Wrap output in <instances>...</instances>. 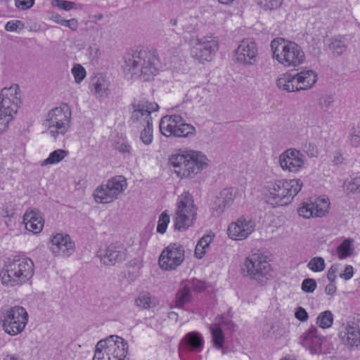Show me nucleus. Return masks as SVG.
<instances>
[{
    "instance_id": "nucleus-1",
    "label": "nucleus",
    "mask_w": 360,
    "mask_h": 360,
    "mask_svg": "<svg viewBox=\"0 0 360 360\" xmlns=\"http://www.w3.org/2000/svg\"><path fill=\"white\" fill-rule=\"evenodd\" d=\"M123 68L131 78L146 82L159 72L161 62L156 50L136 49L124 57Z\"/></svg>"
},
{
    "instance_id": "nucleus-2",
    "label": "nucleus",
    "mask_w": 360,
    "mask_h": 360,
    "mask_svg": "<svg viewBox=\"0 0 360 360\" xmlns=\"http://www.w3.org/2000/svg\"><path fill=\"white\" fill-rule=\"evenodd\" d=\"M34 274L33 261L25 255L8 257L0 271V280L6 287H16L27 283Z\"/></svg>"
},
{
    "instance_id": "nucleus-3",
    "label": "nucleus",
    "mask_w": 360,
    "mask_h": 360,
    "mask_svg": "<svg viewBox=\"0 0 360 360\" xmlns=\"http://www.w3.org/2000/svg\"><path fill=\"white\" fill-rule=\"evenodd\" d=\"M169 164L181 179H192L208 165V160L202 152L179 150L170 155Z\"/></svg>"
},
{
    "instance_id": "nucleus-4",
    "label": "nucleus",
    "mask_w": 360,
    "mask_h": 360,
    "mask_svg": "<svg viewBox=\"0 0 360 360\" xmlns=\"http://www.w3.org/2000/svg\"><path fill=\"white\" fill-rule=\"evenodd\" d=\"M302 187L300 179H279L269 182L265 187V198L273 207L288 205Z\"/></svg>"
},
{
    "instance_id": "nucleus-5",
    "label": "nucleus",
    "mask_w": 360,
    "mask_h": 360,
    "mask_svg": "<svg viewBox=\"0 0 360 360\" xmlns=\"http://www.w3.org/2000/svg\"><path fill=\"white\" fill-rule=\"evenodd\" d=\"M272 57L281 65L288 68H295L305 60V54L295 42L276 38L271 41Z\"/></svg>"
},
{
    "instance_id": "nucleus-6",
    "label": "nucleus",
    "mask_w": 360,
    "mask_h": 360,
    "mask_svg": "<svg viewBox=\"0 0 360 360\" xmlns=\"http://www.w3.org/2000/svg\"><path fill=\"white\" fill-rule=\"evenodd\" d=\"M127 352V342L118 335H111L97 342L93 359L125 360Z\"/></svg>"
},
{
    "instance_id": "nucleus-7",
    "label": "nucleus",
    "mask_w": 360,
    "mask_h": 360,
    "mask_svg": "<svg viewBox=\"0 0 360 360\" xmlns=\"http://www.w3.org/2000/svg\"><path fill=\"white\" fill-rule=\"evenodd\" d=\"M1 321L4 332L11 336L21 333L28 322V314L20 306H14L1 311Z\"/></svg>"
},
{
    "instance_id": "nucleus-8",
    "label": "nucleus",
    "mask_w": 360,
    "mask_h": 360,
    "mask_svg": "<svg viewBox=\"0 0 360 360\" xmlns=\"http://www.w3.org/2000/svg\"><path fill=\"white\" fill-rule=\"evenodd\" d=\"M196 207L193 197L188 192L179 196L174 215V229L185 231L191 226L195 219Z\"/></svg>"
},
{
    "instance_id": "nucleus-9",
    "label": "nucleus",
    "mask_w": 360,
    "mask_h": 360,
    "mask_svg": "<svg viewBox=\"0 0 360 360\" xmlns=\"http://www.w3.org/2000/svg\"><path fill=\"white\" fill-rule=\"evenodd\" d=\"M71 110L67 104H62L49 111L45 125L48 127L49 133L56 139L59 134L64 135L70 127Z\"/></svg>"
},
{
    "instance_id": "nucleus-10",
    "label": "nucleus",
    "mask_w": 360,
    "mask_h": 360,
    "mask_svg": "<svg viewBox=\"0 0 360 360\" xmlns=\"http://www.w3.org/2000/svg\"><path fill=\"white\" fill-rule=\"evenodd\" d=\"M160 131L167 137H189L195 134V128L186 123L184 118L176 114L164 116L160 122Z\"/></svg>"
},
{
    "instance_id": "nucleus-11",
    "label": "nucleus",
    "mask_w": 360,
    "mask_h": 360,
    "mask_svg": "<svg viewBox=\"0 0 360 360\" xmlns=\"http://www.w3.org/2000/svg\"><path fill=\"white\" fill-rule=\"evenodd\" d=\"M191 56L200 63L212 60L219 49V41L212 35L191 40Z\"/></svg>"
},
{
    "instance_id": "nucleus-12",
    "label": "nucleus",
    "mask_w": 360,
    "mask_h": 360,
    "mask_svg": "<svg viewBox=\"0 0 360 360\" xmlns=\"http://www.w3.org/2000/svg\"><path fill=\"white\" fill-rule=\"evenodd\" d=\"M242 271L245 276L258 282L267 279L271 271V265L266 257L259 252L250 254L244 261Z\"/></svg>"
},
{
    "instance_id": "nucleus-13",
    "label": "nucleus",
    "mask_w": 360,
    "mask_h": 360,
    "mask_svg": "<svg viewBox=\"0 0 360 360\" xmlns=\"http://www.w3.org/2000/svg\"><path fill=\"white\" fill-rule=\"evenodd\" d=\"M127 187V183L123 176H114L96 188L94 193L95 201L98 203L111 202L117 199Z\"/></svg>"
},
{
    "instance_id": "nucleus-14",
    "label": "nucleus",
    "mask_w": 360,
    "mask_h": 360,
    "mask_svg": "<svg viewBox=\"0 0 360 360\" xmlns=\"http://www.w3.org/2000/svg\"><path fill=\"white\" fill-rule=\"evenodd\" d=\"M258 47L256 42L250 38L241 40L233 52L235 63L245 66L253 65L257 62Z\"/></svg>"
},
{
    "instance_id": "nucleus-15",
    "label": "nucleus",
    "mask_w": 360,
    "mask_h": 360,
    "mask_svg": "<svg viewBox=\"0 0 360 360\" xmlns=\"http://www.w3.org/2000/svg\"><path fill=\"white\" fill-rule=\"evenodd\" d=\"M184 253L181 245L170 244L164 249L159 257L160 266L166 271L176 269L184 260Z\"/></svg>"
},
{
    "instance_id": "nucleus-16",
    "label": "nucleus",
    "mask_w": 360,
    "mask_h": 360,
    "mask_svg": "<svg viewBox=\"0 0 360 360\" xmlns=\"http://www.w3.org/2000/svg\"><path fill=\"white\" fill-rule=\"evenodd\" d=\"M49 248L56 257H68L75 249V243L65 233H56L51 236Z\"/></svg>"
},
{
    "instance_id": "nucleus-17",
    "label": "nucleus",
    "mask_w": 360,
    "mask_h": 360,
    "mask_svg": "<svg viewBox=\"0 0 360 360\" xmlns=\"http://www.w3.org/2000/svg\"><path fill=\"white\" fill-rule=\"evenodd\" d=\"M131 106L133 110L129 121L133 124L139 123L142 126L152 123L150 114L159 108L157 103L148 101L134 102L131 103Z\"/></svg>"
},
{
    "instance_id": "nucleus-18",
    "label": "nucleus",
    "mask_w": 360,
    "mask_h": 360,
    "mask_svg": "<svg viewBox=\"0 0 360 360\" xmlns=\"http://www.w3.org/2000/svg\"><path fill=\"white\" fill-rule=\"evenodd\" d=\"M279 164L284 171L299 172L304 165V155L295 148H289L279 155Z\"/></svg>"
},
{
    "instance_id": "nucleus-19",
    "label": "nucleus",
    "mask_w": 360,
    "mask_h": 360,
    "mask_svg": "<svg viewBox=\"0 0 360 360\" xmlns=\"http://www.w3.org/2000/svg\"><path fill=\"white\" fill-rule=\"evenodd\" d=\"M255 229V222L248 217H240L228 227L229 237L235 240L247 238Z\"/></svg>"
},
{
    "instance_id": "nucleus-20",
    "label": "nucleus",
    "mask_w": 360,
    "mask_h": 360,
    "mask_svg": "<svg viewBox=\"0 0 360 360\" xmlns=\"http://www.w3.org/2000/svg\"><path fill=\"white\" fill-rule=\"evenodd\" d=\"M324 340L325 337L314 326H311L300 337V344L312 354L321 352V345Z\"/></svg>"
},
{
    "instance_id": "nucleus-21",
    "label": "nucleus",
    "mask_w": 360,
    "mask_h": 360,
    "mask_svg": "<svg viewBox=\"0 0 360 360\" xmlns=\"http://www.w3.org/2000/svg\"><path fill=\"white\" fill-rule=\"evenodd\" d=\"M20 92L18 85L12 84L4 87L0 92V105L1 108L16 114L20 104Z\"/></svg>"
},
{
    "instance_id": "nucleus-22",
    "label": "nucleus",
    "mask_w": 360,
    "mask_h": 360,
    "mask_svg": "<svg viewBox=\"0 0 360 360\" xmlns=\"http://www.w3.org/2000/svg\"><path fill=\"white\" fill-rule=\"evenodd\" d=\"M329 202L324 198H318L314 202H304L298 209L299 214L306 219L321 217L328 211Z\"/></svg>"
},
{
    "instance_id": "nucleus-23",
    "label": "nucleus",
    "mask_w": 360,
    "mask_h": 360,
    "mask_svg": "<svg viewBox=\"0 0 360 360\" xmlns=\"http://www.w3.org/2000/svg\"><path fill=\"white\" fill-rule=\"evenodd\" d=\"M342 341L349 347H357L360 344V328L354 322L342 324L339 332Z\"/></svg>"
},
{
    "instance_id": "nucleus-24",
    "label": "nucleus",
    "mask_w": 360,
    "mask_h": 360,
    "mask_svg": "<svg viewBox=\"0 0 360 360\" xmlns=\"http://www.w3.org/2000/svg\"><path fill=\"white\" fill-rule=\"evenodd\" d=\"M126 249L122 245L111 244L100 255L101 261L105 265H114L126 259Z\"/></svg>"
},
{
    "instance_id": "nucleus-25",
    "label": "nucleus",
    "mask_w": 360,
    "mask_h": 360,
    "mask_svg": "<svg viewBox=\"0 0 360 360\" xmlns=\"http://www.w3.org/2000/svg\"><path fill=\"white\" fill-rule=\"evenodd\" d=\"M25 229L34 233H40L44 227V220L36 210H27L23 216Z\"/></svg>"
},
{
    "instance_id": "nucleus-26",
    "label": "nucleus",
    "mask_w": 360,
    "mask_h": 360,
    "mask_svg": "<svg viewBox=\"0 0 360 360\" xmlns=\"http://www.w3.org/2000/svg\"><path fill=\"white\" fill-rule=\"evenodd\" d=\"M295 75L299 91L311 89L318 80V75L313 70L303 69Z\"/></svg>"
},
{
    "instance_id": "nucleus-27",
    "label": "nucleus",
    "mask_w": 360,
    "mask_h": 360,
    "mask_svg": "<svg viewBox=\"0 0 360 360\" xmlns=\"http://www.w3.org/2000/svg\"><path fill=\"white\" fill-rule=\"evenodd\" d=\"M110 82L103 75L95 77L91 80L90 88L91 93L99 100H104L110 94Z\"/></svg>"
},
{
    "instance_id": "nucleus-28",
    "label": "nucleus",
    "mask_w": 360,
    "mask_h": 360,
    "mask_svg": "<svg viewBox=\"0 0 360 360\" xmlns=\"http://www.w3.org/2000/svg\"><path fill=\"white\" fill-rule=\"evenodd\" d=\"M183 347L188 351L200 352L203 349V339L200 333L190 332L181 340Z\"/></svg>"
},
{
    "instance_id": "nucleus-29",
    "label": "nucleus",
    "mask_w": 360,
    "mask_h": 360,
    "mask_svg": "<svg viewBox=\"0 0 360 360\" xmlns=\"http://www.w3.org/2000/svg\"><path fill=\"white\" fill-rule=\"evenodd\" d=\"M276 84L277 86L281 90L288 92L299 91L295 75L285 74L278 79Z\"/></svg>"
},
{
    "instance_id": "nucleus-30",
    "label": "nucleus",
    "mask_w": 360,
    "mask_h": 360,
    "mask_svg": "<svg viewBox=\"0 0 360 360\" xmlns=\"http://www.w3.org/2000/svg\"><path fill=\"white\" fill-rule=\"evenodd\" d=\"M135 305L141 309H148L155 307L158 304V300L148 292H142L139 294L134 301Z\"/></svg>"
},
{
    "instance_id": "nucleus-31",
    "label": "nucleus",
    "mask_w": 360,
    "mask_h": 360,
    "mask_svg": "<svg viewBox=\"0 0 360 360\" xmlns=\"http://www.w3.org/2000/svg\"><path fill=\"white\" fill-rule=\"evenodd\" d=\"M353 242L352 239L346 238L337 247L336 254L340 259H345L353 255Z\"/></svg>"
},
{
    "instance_id": "nucleus-32",
    "label": "nucleus",
    "mask_w": 360,
    "mask_h": 360,
    "mask_svg": "<svg viewBox=\"0 0 360 360\" xmlns=\"http://www.w3.org/2000/svg\"><path fill=\"white\" fill-rule=\"evenodd\" d=\"M349 44L348 40L345 38L333 39L329 44V49L335 56H340L346 51Z\"/></svg>"
},
{
    "instance_id": "nucleus-33",
    "label": "nucleus",
    "mask_w": 360,
    "mask_h": 360,
    "mask_svg": "<svg viewBox=\"0 0 360 360\" xmlns=\"http://www.w3.org/2000/svg\"><path fill=\"white\" fill-rule=\"evenodd\" d=\"M213 235L207 234L202 236L198 240L195 250V255L197 258L201 259L205 255L207 249L213 240Z\"/></svg>"
},
{
    "instance_id": "nucleus-34",
    "label": "nucleus",
    "mask_w": 360,
    "mask_h": 360,
    "mask_svg": "<svg viewBox=\"0 0 360 360\" xmlns=\"http://www.w3.org/2000/svg\"><path fill=\"white\" fill-rule=\"evenodd\" d=\"M68 155V151L58 149L51 153L49 157L45 159L41 164V166H46L49 165H54L62 161L65 157Z\"/></svg>"
},
{
    "instance_id": "nucleus-35",
    "label": "nucleus",
    "mask_w": 360,
    "mask_h": 360,
    "mask_svg": "<svg viewBox=\"0 0 360 360\" xmlns=\"http://www.w3.org/2000/svg\"><path fill=\"white\" fill-rule=\"evenodd\" d=\"M316 323L322 329L330 328L333 323V314L330 310L321 312L316 318Z\"/></svg>"
},
{
    "instance_id": "nucleus-36",
    "label": "nucleus",
    "mask_w": 360,
    "mask_h": 360,
    "mask_svg": "<svg viewBox=\"0 0 360 360\" xmlns=\"http://www.w3.org/2000/svg\"><path fill=\"white\" fill-rule=\"evenodd\" d=\"M191 290L184 282L181 288L176 294V305L179 307H182L185 303L188 302L191 300Z\"/></svg>"
},
{
    "instance_id": "nucleus-37",
    "label": "nucleus",
    "mask_w": 360,
    "mask_h": 360,
    "mask_svg": "<svg viewBox=\"0 0 360 360\" xmlns=\"http://www.w3.org/2000/svg\"><path fill=\"white\" fill-rule=\"evenodd\" d=\"M210 331L214 347L221 349L224 347V336L222 330L218 326H211Z\"/></svg>"
},
{
    "instance_id": "nucleus-38",
    "label": "nucleus",
    "mask_w": 360,
    "mask_h": 360,
    "mask_svg": "<svg viewBox=\"0 0 360 360\" xmlns=\"http://www.w3.org/2000/svg\"><path fill=\"white\" fill-rule=\"evenodd\" d=\"M13 115L15 114L0 105V133H3L8 129V124L13 119Z\"/></svg>"
},
{
    "instance_id": "nucleus-39",
    "label": "nucleus",
    "mask_w": 360,
    "mask_h": 360,
    "mask_svg": "<svg viewBox=\"0 0 360 360\" xmlns=\"http://www.w3.org/2000/svg\"><path fill=\"white\" fill-rule=\"evenodd\" d=\"M307 266L314 272H321L325 269V261L321 257H314L310 259Z\"/></svg>"
},
{
    "instance_id": "nucleus-40",
    "label": "nucleus",
    "mask_w": 360,
    "mask_h": 360,
    "mask_svg": "<svg viewBox=\"0 0 360 360\" xmlns=\"http://www.w3.org/2000/svg\"><path fill=\"white\" fill-rule=\"evenodd\" d=\"M188 94L191 99L200 103L203 98L207 96L208 91L204 88L195 86L188 91Z\"/></svg>"
},
{
    "instance_id": "nucleus-41",
    "label": "nucleus",
    "mask_w": 360,
    "mask_h": 360,
    "mask_svg": "<svg viewBox=\"0 0 360 360\" xmlns=\"http://www.w3.org/2000/svg\"><path fill=\"white\" fill-rule=\"evenodd\" d=\"M169 221V215L167 213V211L165 210L159 217L157 226V232L161 234L165 233Z\"/></svg>"
},
{
    "instance_id": "nucleus-42",
    "label": "nucleus",
    "mask_w": 360,
    "mask_h": 360,
    "mask_svg": "<svg viewBox=\"0 0 360 360\" xmlns=\"http://www.w3.org/2000/svg\"><path fill=\"white\" fill-rule=\"evenodd\" d=\"M115 149L125 158H129L131 155L132 148L126 139L117 141L115 143Z\"/></svg>"
},
{
    "instance_id": "nucleus-43",
    "label": "nucleus",
    "mask_w": 360,
    "mask_h": 360,
    "mask_svg": "<svg viewBox=\"0 0 360 360\" xmlns=\"http://www.w3.org/2000/svg\"><path fill=\"white\" fill-rule=\"evenodd\" d=\"M257 4L265 11L277 9L282 4V0H256Z\"/></svg>"
},
{
    "instance_id": "nucleus-44",
    "label": "nucleus",
    "mask_w": 360,
    "mask_h": 360,
    "mask_svg": "<svg viewBox=\"0 0 360 360\" xmlns=\"http://www.w3.org/2000/svg\"><path fill=\"white\" fill-rule=\"evenodd\" d=\"M143 129L141 132L140 138L146 145H149L153 141V124L143 125Z\"/></svg>"
},
{
    "instance_id": "nucleus-45",
    "label": "nucleus",
    "mask_w": 360,
    "mask_h": 360,
    "mask_svg": "<svg viewBox=\"0 0 360 360\" xmlns=\"http://www.w3.org/2000/svg\"><path fill=\"white\" fill-rule=\"evenodd\" d=\"M71 72L77 83H80L86 77V70L79 64L75 65Z\"/></svg>"
},
{
    "instance_id": "nucleus-46",
    "label": "nucleus",
    "mask_w": 360,
    "mask_h": 360,
    "mask_svg": "<svg viewBox=\"0 0 360 360\" xmlns=\"http://www.w3.org/2000/svg\"><path fill=\"white\" fill-rule=\"evenodd\" d=\"M51 4L53 6H56L66 11L75 8L76 5L75 2L63 0H53L52 1Z\"/></svg>"
},
{
    "instance_id": "nucleus-47",
    "label": "nucleus",
    "mask_w": 360,
    "mask_h": 360,
    "mask_svg": "<svg viewBox=\"0 0 360 360\" xmlns=\"http://www.w3.org/2000/svg\"><path fill=\"white\" fill-rule=\"evenodd\" d=\"M185 283H186L187 286L189 287L191 290H193L196 292H200L205 288L204 282L198 279L187 281Z\"/></svg>"
},
{
    "instance_id": "nucleus-48",
    "label": "nucleus",
    "mask_w": 360,
    "mask_h": 360,
    "mask_svg": "<svg viewBox=\"0 0 360 360\" xmlns=\"http://www.w3.org/2000/svg\"><path fill=\"white\" fill-rule=\"evenodd\" d=\"M223 200L224 199L221 198V193H219V195L217 196L214 202L213 210H214L217 215H219L221 213H223L225 208L228 207L226 202Z\"/></svg>"
},
{
    "instance_id": "nucleus-49",
    "label": "nucleus",
    "mask_w": 360,
    "mask_h": 360,
    "mask_svg": "<svg viewBox=\"0 0 360 360\" xmlns=\"http://www.w3.org/2000/svg\"><path fill=\"white\" fill-rule=\"evenodd\" d=\"M346 190L349 193H360V176L352 179L346 184Z\"/></svg>"
},
{
    "instance_id": "nucleus-50",
    "label": "nucleus",
    "mask_w": 360,
    "mask_h": 360,
    "mask_svg": "<svg viewBox=\"0 0 360 360\" xmlns=\"http://www.w3.org/2000/svg\"><path fill=\"white\" fill-rule=\"evenodd\" d=\"M316 288V282L313 278H306L302 281V290L308 293L313 292Z\"/></svg>"
},
{
    "instance_id": "nucleus-51",
    "label": "nucleus",
    "mask_w": 360,
    "mask_h": 360,
    "mask_svg": "<svg viewBox=\"0 0 360 360\" xmlns=\"http://www.w3.org/2000/svg\"><path fill=\"white\" fill-rule=\"evenodd\" d=\"M220 193L221 198H222L224 199L223 200L226 202L228 206H229L235 197L233 193V189L231 188H224L221 191Z\"/></svg>"
},
{
    "instance_id": "nucleus-52",
    "label": "nucleus",
    "mask_w": 360,
    "mask_h": 360,
    "mask_svg": "<svg viewBox=\"0 0 360 360\" xmlns=\"http://www.w3.org/2000/svg\"><path fill=\"white\" fill-rule=\"evenodd\" d=\"M23 27V23L20 20H16L8 21L4 28L7 32H15L18 28L22 29Z\"/></svg>"
},
{
    "instance_id": "nucleus-53",
    "label": "nucleus",
    "mask_w": 360,
    "mask_h": 360,
    "mask_svg": "<svg viewBox=\"0 0 360 360\" xmlns=\"http://www.w3.org/2000/svg\"><path fill=\"white\" fill-rule=\"evenodd\" d=\"M339 267L340 264H333L328 270L327 278L330 282L335 283L337 278L336 274L339 271Z\"/></svg>"
},
{
    "instance_id": "nucleus-54",
    "label": "nucleus",
    "mask_w": 360,
    "mask_h": 360,
    "mask_svg": "<svg viewBox=\"0 0 360 360\" xmlns=\"http://www.w3.org/2000/svg\"><path fill=\"white\" fill-rule=\"evenodd\" d=\"M34 4V0H15V6L21 10H26L31 8Z\"/></svg>"
},
{
    "instance_id": "nucleus-55",
    "label": "nucleus",
    "mask_w": 360,
    "mask_h": 360,
    "mask_svg": "<svg viewBox=\"0 0 360 360\" xmlns=\"http://www.w3.org/2000/svg\"><path fill=\"white\" fill-rule=\"evenodd\" d=\"M304 151L310 158L316 157L319 154L317 147L311 143L306 144L304 148Z\"/></svg>"
},
{
    "instance_id": "nucleus-56",
    "label": "nucleus",
    "mask_w": 360,
    "mask_h": 360,
    "mask_svg": "<svg viewBox=\"0 0 360 360\" xmlns=\"http://www.w3.org/2000/svg\"><path fill=\"white\" fill-rule=\"evenodd\" d=\"M295 316L297 319L302 322L307 321L309 319L308 313L304 308L301 307H299L297 309L295 313Z\"/></svg>"
},
{
    "instance_id": "nucleus-57",
    "label": "nucleus",
    "mask_w": 360,
    "mask_h": 360,
    "mask_svg": "<svg viewBox=\"0 0 360 360\" xmlns=\"http://www.w3.org/2000/svg\"><path fill=\"white\" fill-rule=\"evenodd\" d=\"M88 53L91 60H96L101 56V51L96 45L91 46L88 49Z\"/></svg>"
},
{
    "instance_id": "nucleus-58",
    "label": "nucleus",
    "mask_w": 360,
    "mask_h": 360,
    "mask_svg": "<svg viewBox=\"0 0 360 360\" xmlns=\"http://www.w3.org/2000/svg\"><path fill=\"white\" fill-rule=\"evenodd\" d=\"M354 276V269L351 265H347L345 266L344 273L340 274V277L344 280H349Z\"/></svg>"
},
{
    "instance_id": "nucleus-59",
    "label": "nucleus",
    "mask_w": 360,
    "mask_h": 360,
    "mask_svg": "<svg viewBox=\"0 0 360 360\" xmlns=\"http://www.w3.org/2000/svg\"><path fill=\"white\" fill-rule=\"evenodd\" d=\"M63 26L69 27L71 30L75 31L78 28V21L75 18H72L70 20L65 19Z\"/></svg>"
},
{
    "instance_id": "nucleus-60",
    "label": "nucleus",
    "mask_w": 360,
    "mask_h": 360,
    "mask_svg": "<svg viewBox=\"0 0 360 360\" xmlns=\"http://www.w3.org/2000/svg\"><path fill=\"white\" fill-rule=\"evenodd\" d=\"M49 19L52 21H53L56 23L60 24L61 25H63V22L65 21V19L59 14L58 13H52L49 16Z\"/></svg>"
},
{
    "instance_id": "nucleus-61",
    "label": "nucleus",
    "mask_w": 360,
    "mask_h": 360,
    "mask_svg": "<svg viewBox=\"0 0 360 360\" xmlns=\"http://www.w3.org/2000/svg\"><path fill=\"white\" fill-rule=\"evenodd\" d=\"M337 290V287L335 283L330 282L328 285L326 286L325 292L327 295H333Z\"/></svg>"
},
{
    "instance_id": "nucleus-62",
    "label": "nucleus",
    "mask_w": 360,
    "mask_h": 360,
    "mask_svg": "<svg viewBox=\"0 0 360 360\" xmlns=\"http://www.w3.org/2000/svg\"><path fill=\"white\" fill-rule=\"evenodd\" d=\"M333 101V98L330 96H328L321 99V105L322 107H325V108H328L330 106Z\"/></svg>"
},
{
    "instance_id": "nucleus-63",
    "label": "nucleus",
    "mask_w": 360,
    "mask_h": 360,
    "mask_svg": "<svg viewBox=\"0 0 360 360\" xmlns=\"http://www.w3.org/2000/svg\"><path fill=\"white\" fill-rule=\"evenodd\" d=\"M183 30L188 33H193L195 30V27L192 25H186L183 27Z\"/></svg>"
},
{
    "instance_id": "nucleus-64",
    "label": "nucleus",
    "mask_w": 360,
    "mask_h": 360,
    "mask_svg": "<svg viewBox=\"0 0 360 360\" xmlns=\"http://www.w3.org/2000/svg\"><path fill=\"white\" fill-rule=\"evenodd\" d=\"M342 160H343V158H342V156L341 155L336 154L334 156L333 163L335 165H339V164H340L342 162Z\"/></svg>"
}]
</instances>
